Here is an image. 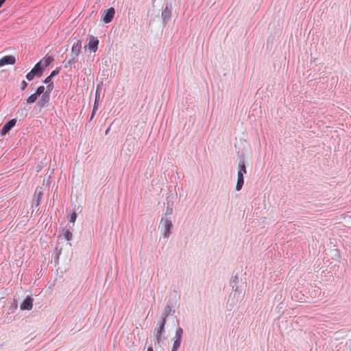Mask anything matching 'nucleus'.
Wrapping results in <instances>:
<instances>
[{"label": "nucleus", "instance_id": "1", "mask_svg": "<svg viewBox=\"0 0 351 351\" xmlns=\"http://www.w3.org/2000/svg\"><path fill=\"white\" fill-rule=\"evenodd\" d=\"M81 41L77 40L75 43H73L70 55L67 56L64 60L62 62L64 67L75 68V64L78 61V56L81 52Z\"/></svg>", "mask_w": 351, "mask_h": 351}, {"label": "nucleus", "instance_id": "2", "mask_svg": "<svg viewBox=\"0 0 351 351\" xmlns=\"http://www.w3.org/2000/svg\"><path fill=\"white\" fill-rule=\"evenodd\" d=\"M167 320L160 319L158 326L154 330V346L155 347H161V343L166 337L164 336L165 332V326Z\"/></svg>", "mask_w": 351, "mask_h": 351}, {"label": "nucleus", "instance_id": "3", "mask_svg": "<svg viewBox=\"0 0 351 351\" xmlns=\"http://www.w3.org/2000/svg\"><path fill=\"white\" fill-rule=\"evenodd\" d=\"M239 274H236L233 275L230 280V285L232 287V291L234 293H230L229 295L228 302L232 300V302L231 304H234L235 303V298H237V293L239 292Z\"/></svg>", "mask_w": 351, "mask_h": 351}, {"label": "nucleus", "instance_id": "4", "mask_svg": "<svg viewBox=\"0 0 351 351\" xmlns=\"http://www.w3.org/2000/svg\"><path fill=\"white\" fill-rule=\"evenodd\" d=\"M160 225L163 229V237L166 239H169L173 228V223L171 219L162 217L160 219Z\"/></svg>", "mask_w": 351, "mask_h": 351}, {"label": "nucleus", "instance_id": "5", "mask_svg": "<svg viewBox=\"0 0 351 351\" xmlns=\"http://www.w3.org/2000/svg\"><path fill=\"white\" fill-rule=\"evenodd\" d=\"M172 10L173 3L172 2H169L167 3L165 8L162 10L161 17L165 25L170 21L171 19Z\"/></svg>", "mask_w": 351, "mask_h": 351}, {"label": "nucleus", "instance_id": "6", "mask_svg": "<svg viewBox=\"0 0 351 351\" xmlns=\"http://www.w3.org/2000/svg\"><path fill=\"white\" fill-rule=\"evenodd\" d=\"M182 335V328L181 327L178 328L176 330L175 340L173 343L171 351H178L181 345Z\"/></svg>", "mask_w": 351, "mask_h": 351}, {"label": "nucleus", "instance_id": "7", "mask_svg": "<svg viewBox=\"0 0 351 351\" xmlns=\"http://www.w3.org/2000/svg\"><path fill=\"white\" fill-rule=\"evenodd\" d=\"M174 304L172 300H169L166 306L165 307L164 312L162 313L160 319L167 320L169 315H173L175 313Z\"/></svg>", "mask_w": 351, "mask_h": 351}, {"label": "nucleus", "instance_id": "8", "mask_svg": "<svg viewBox=\"0 0 351 351\" xmlns=\"http://www.w3.org/2000/svg\"><path fill=\"white\" fill-rule=\"evenodd\" d=\"M115 14V10L114 8H110L105 10L101 16V21L106 23L111 22L114 18Z\"/></svg>", "mask_w": 351, "mask_h": 351}, {"label": "nucleus", "instance_id": "9", "mask_svg": "<svg viewBox=\"0 0 351 351\" xmlns=\"http://www.w3.org/2000/svg\"><path fill=\"white\" fill-rule=\"evenodd\" d=\"M43 192L37 188L34 192V197H33L32 203V208L34 210L35 208H36L40 205L41 199L43 198Z\"/></svg>", "mask_w": 351, "mask_h": 351}, {"label": "nucleus", "instance_id": "10", "mask_svg": "<svg viewBox=\"0 0 351 351\" xmlns=\"http://www.w3.org/2000/svg\"><path fill=\"white\" fill-rule=\"evenodd\" d=\"M16 120L15 119L8 121L3 126L1 130V135L4 136L8 133L11 129L15 125Z\"/></svg>", "mask_w": 351, "mask_h": 351}, {"label": "nucleus", "instance_id": "11", "mask_svg": "<svg viewBox=\"0 0 351 351\" xmlns=\"http://www.w3.org/2000/svg\"><path fill=\"white\" fill-rule=\"evenodd\" d=\"M34 300L31 296H27L21 303L20 308L22 311H30L33 306Z\"/></svg>", "mask_w": 351, "mask_h": 351}, {"label": "nucleus", "instance_id": "12", "mask_svg": "<svg viewBox=\"0 0 351 351\" xmlns=\"http://www.w3.org/2000/svg\"><path fill=\"white\" fill-rule=\"evenodd\" d=\"M16 62V58L14 56L8 55L2 57L0 59V67L8 64H14Z\"/></svg>", "mask_w": 351, "mask_h": 351}, {"label": "nucleus", "instance_id": "13", "mask_svg": "<svg viewBox=\"0 0 351 351\" xmlns=\"http://www.w3.org/2000/svg\"><path fill=\"white\" fill-rule=\"evenodd\" d=\"M238 160L239 169L237 173H241V174L244 175L247 173L244 156L242 155H239Z\"/></svg>", "mask_w": 351, "mask_h": 351}, {"label": "nucleus", "instance_id": "14", "mask_svg": "<svg viewBox=\"0 0 351 351\" xmlns=\"http://www.w3.org/2000/svg\"><path fill=\"white\" fill-rule=\"evenodd\" d=\"M32 71L35 73L37 77H40L43 75L45 69L43 66V61H39L37 62L34 66L32 68Z\"/></svg>", "mask_w": 351, "mask_h": 351}, {"label": "nucleus", "instance_id": "15", "mask_svg": "<svg viewBox=\"0 0 351 351\" xmlns=\"http://www.w3.org/2000/svg\"><path fill=\"white\" fill-rule=\"evenodd\" d=\"M98 45L99 40L95 37H92L88 43V49L93 52H95L98 49Z\"/></svg>", "mask_w": 351, "mask_h": 351}, {"label": "nucleus", "instance_id": "16", "mask_svg": "<svg viewBox=\"0 0 351 351\" xmlns=\"http://www.w3.org/2000/svg\"><path fill=\"white\" fill-rule=\"evenodd\" d=\"M50 95L48 93H45L42 95L40 99L38 102V106L40 107L46 106L49 101Z\"/></svg>", "mask_w": 351, "mask_h": 351}, {"label": "nucleus", "instance_id": "17", "mask_svg": "<svg viewBox=\"0 0 351 351\" xmlns=\"http://www.w3.org/2000/svg\"><path fill=\"white\" fill-rule=\"evenodd\" d=\"M244 183V175L241 174V173H237V182L235 186V189L237 191H239L243 185Z\"/></svg>", "mask_w": 351, "mask_h": 351}, {"label": "nucleus", "instance_id": "18", "mask_svg": "<svg viewBox=\"0 0 351 351\" xmlns=\"http://www.w3.org/2000/svg\"><path fill=\"white\" fill-rule=\"evenodd\" d=\"M173 202H170V201L167 202V205L166 210H165V213L164 216L162 217L168 218L167 217L168 216H170V215H171L173 214Z\"/></svg>", "mask_w": 351, "mask_h": 351}, {"label": "nucleus", "instance_id": "19", "mask_svg": "<svg viewBox=\"0 0 351 351\" xmlns=\"http://www.w3.org/2000/svg\"><path fill=\"white\" fill-rule=\"evenodd\" d=\"M54 60L53 58L51 56H46L41 61H43V68L45 69L47 66H48Z\"/></svg>", "mask_w": 351, "mask_h": 351}, {"label": "nucleus", "instance_id": "20", "mask_svg": "<svg viewBox=\"0 0 351 351\" xmlns=\"http://www.w3.org/2000/svg\"><path fill=\"white\" fill-rule=\"evenodd\" d=\"M38 98V96L34 93V94L31 95L29 97H27V102L28 104H33L37 100Z\"/></svg>", "mask_w": 351, "mask_h": 351}, {"label": "nucleus", "instance_id": "21", "mask_svg": "<svg viewBox=\"0 0 351 351\" xmlns=\"http://www.w3.org/2000/svg\"><path fill=\"white\" fill-rule=\"evenodd\" d=\"M63 236L67 241H71L73 237L72 232L69 230L64 231Z\"/></svg>", "mask_w": 351, "mask_h": 351}, {"label": "nucleus", "instance_id": "22", "mask_svg": "<svg viewBox=\"0 0 351 351\" xmlns=\"http://www.w3.org/2000/svg\"><path fill=\"white\" fill-rule=\"evenodd\" d=\"M45 86H38V87L37 88V89H36V90L35 93H36L38 97H40L41 95H43V94L45 93Z\"/></svg>", "mask_w": 351, "mask_h": 351}, {"label": "nucleus", "instance_id": "23", "mask_svg": "<svg viewBox=\"0 0 351 351\" xmlns=\"http://www.w3.org/2000/svg\"><path fill=\"white\" fill-rule=\"evenodd\" d=\"M99 102V93H98V90H97L96 93H95V102H94V105H93V107H95V110L98 109Z\"/></svg>", "mask_w": 351, "mask_h": 351}, {"label": "nucleus", "instance_id": "24", "mask_svg": "<svg viewBox=\"0 0 351 351\" xmlns=\"http://www.w3.org/2000/svg\"><path fill=\"white\" fill-rule=\"evenodd\" d=\"M77 218V214L75 212L72 213L69 216H68V220L71 223H74Z\"/></svg>", "mask_w": 351, "mask_h": 351}, {"label": "nucleus", "instance_id": "25", "mask_svg": "<svg viewBox=\"0 0 351 351\" xmlns=\"http://www.w3.org/2000/svg\"><path fill=\"white\" fill-rule=\"evenodd\" d=\"M34 77H37V75L32 70L26 75V79L28 81L32 80Z\"/></svg>", "mask_w": 351, "mask_h": 351}, {"label": "nucleus", "instance_id": "26", "mask_svg": "<svg viewBox=\"0 0 351 351\" xmlns=\"http://www.w3.org/2000/svg\"><path fill=\"white\" fill-rule=\"evenodd\" d=\"M53 87H54L53 83H49V84H47L46 86L45 93H48V95H50V93L53 90Z\"/></svg>", "mask_w": 351, "mask_h": 351}, {"label": "nucleus", "instance_id": "27", "mask_svg": "<svg viewBox=\"0 0 351 351\" xmlns=\"http://www.w3.org/2000/svg\"><path fill=\"white\" fill-rule=\"evenodd\" d=\"M59 69H56L53 71H51V74L49 75L51 77H55L56 75H57L58 73H59Z\"/></svg>", "mask_w": 351, "mask_h": 351}, {"label": "nucleus", "instance_id": "28", "mask_svg": "<svg viewBox=\"0 0 351 351\" xmlns=\"http://www.w3.org/2000/svg\"><path fill=\"white\" fill-rule=\"evenodd\" d=\"M52 77H50V75L47 76L44 80L43 83L46 84H49V83H53L51 82Z\"/></svg>", "mask_w": 351, "mask_h": 351}, {"label": "nucleus", "instance_id": "29", "mask_svg": "<svg viewBox=\"0 0 351 351\" xmlns=\"http://www.w3.org/2000/svg\"><path fill=\"white\" fill-rule=\"evenodd\" d=\"M27 85L28 84L25 80H23L21 82V90H24L27 88Z\"/></svg>", "mask_w": 351, "mask_h": 351}, {"label": "nucleus", "instance_id": "30", "mask_svg": "<svg viewBox=\"0 0 351 351\" xmlns=\"http://www.w3.org/2000/svg\"><path fill=\"white\" fill-rule=\"evenodd\" d=\"M97 110V109L95 110V107L93 108L92 113H91L90 117L89 119V122L93 120V119L94 118Z\"/></svg>", "mask_w": 351, "mask_h": 351}, {"label": "nucleus", "instance_id": "31", "mask_svg": "<svg viewBox=\"0 0 351 351\" xmlns=\"http://www.w3.org/2000/svg\"><path fill=\"white\" fill-rule=\"evenodd\" d=\"M6 0H0V8L3 5Z\"/></svg>", "mask_w": 351, "mask_h": 351}, {"label": "nucleus", "instance_id": "32", "mask_svg": "<svg viewBox=\"0 0 351 351\" xmlns=\"http://www.w3.org/2000/svg\"><path fill=\"white\" fill-rule=\"evenodd\" d=\"M147 351H154L152 346L148 347Z\"/></svg>", "mask_w": 351, "mask_h": 351}, {"label": "nucleus", "instance_id": "33", "mask_svg": "<svg viewBox=\"0 0 351 351\" xmlns=\"http://www.w3.org/2000/svg\"><path fill=\"white\" fill-rule=\"evenodd\" d=\"M109 131H110V128H108L106 130L105 134H108V133L109 132Z\"/></svg>", "mask_w": 351, "mask_h": 351}]
</instances>
